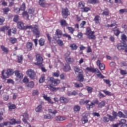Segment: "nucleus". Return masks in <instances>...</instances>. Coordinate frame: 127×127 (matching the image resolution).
Masks as SVG:
<instances>
[{"label":"nucleus","mask_w":127,"mask_h":127,"mask_svg":"<svg viewBox=\"0 0 127 127\" xmlns=\"http://www.w3.org/2000/svg\"><path fill=\"white\" fill-rule=\"evenodd\" d=\"M17 26L19 29H32L34 34L36 35V37H39L40 32L38 30V26H24L23 22L20 21L17 23Z\"/></svg>","instance_id":"f257e3e1"},{"label":"nucleus","mask_w":127,"mask_h":127,"mask_svg":"<svg viewBox=\"0 0 127 127\" xmlns=\"http://www.w3.org/2000/svg\"><path fill=\"white\" fill-rule=\"evenodd\" d=\"M89 103H90V100H86L84 102L82 103V101H80V104H86V108L87 110H90L92 108H94L96 105H98L99 104V101L98 100H95L93 102H91L90 104H89Z\"/></svg>","instance_id":"f03ea898"},{"label":"nucleus","mask_w":127,"mask_h":127,"mask_svg":"<svg viewBox=\"0 0 127 127\" xmlns=\"http://www.w3.org/2000/svg\"><path fill=\"white\" fill-rule=\"evenodd\" d=\"M94 33H95V32H92L90 28H87L86 34L87 35L88 38L89 39H95L96 38V36H95Z\"/></svg>","instance_id":"7ed1b4c3"},{"label":"nucleus","mask_w":127,"mask_h":127,"mask_svg":"<svg viewBox=\"0 0 127 127\" xmlns=\"http://www.w3.org/2000/svg\"><path fill=\"white\" fill-rule=\"evenodd\" d=\"M26 74L31 79H35L36 77V73L34 72V70L31 69H28L26 72Z\"/></svg>","instance_id":"20e7f679"},{"label":"nucleus","mask_w":127,"mask_h":127,"mask_svg":"<svg viewBox=\"0 0 127 127\" xmlns=\"http://www.w3.org/2000/svg\"><path fill=\"white\" fill-rule=\"evenodd\" d=\"M36 59H37V63H35V65H37V66H42V63L43 62V59L41 56H40V55H37L36 56Z\"/></svg>","instance_id":"39448f33"},{"label":"nucleus","mask_w":127,"mask_h":127,"mask_svg":"<svg viewBox=\"0 0 127 127\" xmlns=\"http://www.w3.org/2000/svg\"><path fill=\"white\" fill-rule=\"evenodd\" d=\"M118 50H125L127 47V44L126 43H120L117 46Z\"/></svg>","instance_id":"423d86ee"},{"label":"nucleus","mask_w":127,"mask_h":127,"mask_svg":"<svg viewBox=\"0 0 127 127\" xmlns=\"http://www.w3.org/2000/svg\"><path fill=\"white\" fill-rule=\"evenodd\" d=\"M39 4L42 7H48L49 4L45 1V0H39Z\"/></svg>","instance_id":"0eeeda50"},{"label":"nucleus","mask_w":127,"mask_h":127,"mask_svg":"<svg viewBox=\"0 0 127 127\" xmlns=\"http://www.w3.org/2000/svg\"><path fill=\"white\" fill-rule=\"evenodd\" d=\"M66 120V117L61 116H57L55 117V121L57 122V123H60L61 122H63Z\"/></svg>","instance_id":"6e6552de"},{"label":"nucleus","mask_w":127,"mask_h":127,"mask_svg":"<svg viewBox=\"0 0 127 127\" xmlns=\"http://www.w3.org/2000/svg\"><path fill=\"white\" fill-rule=\"evenodd\" d=\"M44 100H45V101H47L49 104H52V105H53L54 104V102L52 101L51 100V98L50 97L47 96V95L45 94H43Z\"/></svg>","instance_id":"1a4fd4ad"},{"label":"nucleus","mask_w":127,"mask_h":127,"mask_svg":"<svg viewBox=\"0 0 127 127\" xmlns=\"http://www.w3.org/2000/svg\"><path fill=\"white\" fill-rule=\"evenodd\" d=\"M62 14L63 16L64 17V18H66L69 14H70V13L69 12V11L68 10V9L65 8L63 9L62 10Z\"/></svg>","instance_id":"9d476101"},{"label":"nucleus","mask_w":127,"mask_h":127,"mask_svg":"<svg viewBox=\"0 0 127 127\" xmlns=\"http://www.w3.org/2000/svg\"><path fill=\"white\" fill-rule=\"evenodd\" d=\"M9 76L7 74V72H6V70H3L1 72V79H2V80H5V79H7V78H9Z\"/></svg>","instance_id":"9b49d317"},{"label":"nucleus","mask_w":127,"mask_h":127,"mask_svg":"<svg viewBox=\"0 0 127 127\" xmlns=\"http://www.w3.org/2000/svg\"><path fill=\"white\" fill-rule=\"evenodd\" d=\"M22 117H23L22 119V121L23 123H25V124H26L27 123V120H28L29 116L27 113H24L22 114Z\"/></svg>","instance_id":"f8f14e48"},{"label":"nucleus","mask_w":127,"mask_h":127,"mask_svg":"<svg viewBox=\"0 0 127 127\" xmlns=\"http://www.w3.org/2000/svg\"><path fill=\"white\" fill-rule=\"evenodd\" d=\"M60 101L62 104H67L69 102V100L65 97L62 96L60 98Z\"/></svg>","instance_id":"ddd939ff"},{"label":"nucleus","mask_w":127,"mask_h":127,"mask_svg":"<svg viewBox=\"0 0 127 127\" xmlns=\"http://www.w3.org/2000/svg\"><path fill=\"white\" fill-rule=\"evenodd\" d=\"M95 73H96L97 76L99 78H101V79H104V78H105V76H104V75H103V74H102L101 72H100V70H99V69L96 68Z\"/></svg>","instance_id":"4468645a"},{"label":"nucleus","mask_w":127,"mask_h":127,"mask_svg":"<svg viewBox=\"0 0 127 127\" xmlns=\"http://www.w3.org/2000/svg\"><path fill=\"white\" fill-rule=\"evenodd\" d=\"M74 70L75 72V74H82L83 73V70L82 69H80L79 67L77 66H75L74 67Z\"/></svg>","instance_id":"2eb2a0df"},{"label":"nucleus","mask_w":127,"mask_h":127,"mask_svg":"<svg viewBox=\"0 0 127 127\" xmlns=\"http://www.w3.org/2000/svg\"><path fill=\"white\" fill-rule=\"evenodd\" d=\"M10 125H14L15 124H20L21 121L20 120H18L17 121H16L14 119H12L10 120Z\"/></svg>","instance_id":"dca6fc26"},{"label":"nucleus","mask_w":127,"mask_h":127,"mask_svg":"<svg viewBox=\"0 0 127 127\" xmlns=\"http://www.w3.org/2000/svg\"><path fill=\"white\" fill-rule=\"evenodd\" d=\"M77 79L79 82H83L84 81V75H83V72L81 73H79L78 75L77 76Z\"/></svg>","instance_id":"f3484780"},{"label":"nucleus","mask_w":127,"mask_h":127,"mask_svg":"<svg viewBox=\"0 0 127 127\" xmlns=\"http://www.w3.org/2000/svg\"><path fill=\"white\" fill-rule=\"evenodd\" d=\"M47 87L51 91H58V90H60V88L59 87L55 88L53 87L51 84L48 85Z\"/></svg>","instance_id":"a211bd4d"},{"label":"nucleus","mask_w":127,"mask_h":127,"mask_svg":"<svg viewBox=\"0 0 127 127\" xmlns=\"http://www.w3.org/2000/svg\"><path fill=\"white\" fill-rule=\"evenodd\" d=\"M15 75L17 77V78H19V79H21V78H22L23 77V74L22 73L19 72V71L16 70L15 72Z\"/></svg>","instance_id":"6ab92c4d"},{"label":"nucleus","mask_w":127,"mask_h":127,"mask_svg":"<svg viewBox=\"0 0 127 127\" xmlns=\"http://www.w3.org/2000/svg\"><path fill=\"white\" fill-rule=\"evenodd\" d=\"M48 112L50 114H52V115H54V116L58 113V111L56 109H49Z\"/></svg>","instance_id":"aec40b11"},{"label":"nucleus","mask_w":127,"mask_h":127,"mask_svg":"<svg viewBox=\"0 0 127 127\" xmlns=\"http://www.w3.org/2000/svg\"><path fill=\"white\" fill-rule=\"evenodd\" d=\"M125 114L126 115H124V113L120 111L118 113V116L119 117V118H127V112H125Z\"/></svg>","instance_id":"412c9836"},{"label":"nucleus","mask_w":127,"mask_h":127,"mask_svg":"<svg viewBox=\"0 0 127 127\" xmlns=\"http://www.w3.org/2000/svg\"><path fill=\"white\" fill-rule=\"evenodd\" d=\"M42 111V105H38L35 109V112H36V113H41Z\"/></svg>","instance_id":"4be33fe9"},{"label":"nucleus","mask_w":127,"mask_h":127,"mask_svg":"<svg viewBox=\"0 0 127 127\" xmlns=\"http://www.w3.org/2000/svg\"><path fill=\"white\" fill-rule=\"evenodd\" d=\"M113 31H114V34L116 36H118V35H120V30H119V29H118V28H117L116 27H115V28L113 29Z\"/></svg>","instance_id":"5701e85b"},{"label":"nucleus","mask_w":127,"mask_h":127,"mask_svg":"<svg viewBox=\"0 0 127 127\" xmlns=\"http://www.w3.org/2000/svg\"><path fill=\"white\" fill-rule=\"evenodd\" d=\"M86 71L88 72H92V73H95L96 72V68H94L92 67H88L86 68Z\"/></svg>","instance_id":"b1692460"},{"label":"nucleus","mask_w":127,"mask_h":127,"mask_svg":"<svg viewBox=\"0 0 127 127\" xmlns=\"http://www.w3.org/2000/svg\"><path fill=\"white\" fill-rule=\"evenodd\" d=\"M44 119L45 120H52V119H53V117H52V115L50 114H47L44 115Z\"/></svg>","instance_id":"393cba45"},{"label":"nucleus","mask_w":127,"mask_h":127,"mask_svg":"<svg viewBox=\"0 0 127 127\" xmlns=\"http://www.w3.org/2000/svg\"><path fill=\"white\" fill-rule=\"evenodd\" d=\"M7 126H10V123L9 122H4L3 123L0 124V127H7Z\"/></svg>","instance_id":"a878e982"},{"label":"nucleus","mask_w":127,"mask_h":127,"mask_svg":"<svg viewBox=\"0 0 127 127\" xmlns=\"http://www.w3.org/2000/svg\"><path fill=\"white\" fill-rule=\"evenodd\" d=\"M22 17L25 19H26V20H29V18H28V14L27 13V12H26V11H24L22 13Z\"/></svg>","instance_id":"bb28decb"},{"label":"nucleus","mask_w":127,"mask_h":127,"mask_svg":"<svg viewBox=\"0 0 127 127\" xmlns=\"http://www.w3.org/2000/svg\"><path fill=\"white\" fill-rule=\"evenodd\" d=\"M26 47L29 51H30L32 49V43L28 42L26 44Z\"/></svg>","instance_id":"cd10ccee"},{"label":"nucleus","mask_w":127,"mask_h":127,"mask_svg":"<svg viewBox=\"0 0 127 127\" xmlns=\"http://www.w3.org/2000/svg\"><path fill=\"white\" fill-rule=\"evenodd\" d=\"M94 20L95 23H100V21H101V17L99 16H96L94 19Z\"/></svg>","instance_id":"c85d7f7f"},{"label":"nucleus","mask_w":127,"mask_h":127,"mask_svg":"<svg viewBox=\"0 0 127 127\" xmlns=\"http://www.w3.org/2000/svg\"><path fill=\"white\" fill-rule=\"evenodd\" d=\"M69 47H70L71 50H77L78 46L75 44H71L70 45Z\"/></svg>","instance_id":"c756f323"},{"label":"nucleus","mask_w":127,"mask_h":127,"mask_svg":"<svg viewBox=\"0 0 127 127\" xmlns=\"http://www.w3.org/2000/svg\"><path fill=\"white\" fill-rule=\"evenodd\" d=\"M73 110L75 113H79V112H80V110H81V107L78 105H76L74 106Z\"/></svg>","instance_id":"7c9ffc66"},{"label":"nucleus","mask_w":127,"mask_h":127,"mask_svg":"<svg viewBox=\"0 0 127 127\" xmlns=\"http://www.w3.org/2000/svg\"><path fill=\"white\" fill-rule=\"evenodd\" d=\"M106 106V101L103 100L98 104V108H103Z\"/></svg>","instance_id":"2f4dec72"},{"label":"nucleus","mask_w":127,"mask_h":127,"mask_svg":"<svg viewBox=\"0 0 127 127\" xmlns=\"http://www.w3.org/2000/svg\"><path fill=\"white\" fill-rule=\"evenodd\" d=\"M78 7L80 9H83L85 7V3L83 1L79 2L78 3Z\"/></svg>","instance_id":"473e14b6"},{"label":"nucleus","mask_w":127,"mask_h":127,"mask_svg":"<svg viewBox=\"0 0 127 127\" xmlns=\"http://www.w3.org/2000/svg\"><path fill=\"white\" fill-rule=\"evenodd\" d=\"M109 9L105 8L102 13V15H105V16H108L109 15Z\"/></svg>","instance_id":"72a5a7b5"},{"label":"nucleus","mask_w":127,"mask_h":127,"mask_svg":"<svg viewBox=\"0 0 127 127\" xmlns=\"http://www.w3.org/2000/svg\"><path fill=\"white\" fill-rule=\"evenodd\" d=\"M56 34L59 38H61L62 35V31H61L60 30H57Z\"/></svg>","instance_id":"f704fd0d"},{"label":"nucleus","mask_w":127,"mask_h":127,"mask_svg":"<svg viewBox=\"0 0 127 127\" xmlns=\"http://www.w3.org/2000/svg\"><path fill=\"white\" fill-rule=\"evenodd\" d=\"M6 72H7V74H8V76H9V77L11 76V75H13V70L12 69H8L6 70Z\"/></svg>","instance_id":"c9c22d12"},{"label":"nucleus","mask_w":127,"mask_h":127,"mask_svg":"<svg viewBox=\"0 0 127 127\" xmlns=\"http://www.w3.org/2000/svg\"><path fill=\"white\" fill-rule=\"evenodd\" d=\"M74 85L75 88H83L84 86L82 83H74Z\"/></svg>","instance_id":"e433bc0d"},{"label":"nucleus","mask_w":127,"mask_h":127,"mask_svg":"<svg viewBox=\"0 0 127 127\" xmlns=\"http://www.w3.org/2000/svg\"><path fill=\"white\" fill-rule=\"evenodd\" d=\"M70 65H69V64H65L64 67V70L65 72H67V71H69L70 70Z\"/></svg>","instance_id":"4c0bfd02"},{"label":"nucleus","mask_w":127,"mask_h":127,"mask_svg":"<svg viewBox=\"0 0 127 127\" xmlns=\"http://www.w3.org/2000/svg\"><path fill=\"white\" fill-rule=\"evenodd\" d=\"M86 90L88 94H92L93 92V88L90 86H86Z\"/></svg>","instance_id":"58836bf2"},{"label":"nucleus","mask_w":127,"mask_h":127,"mask_svg":"<svg viewBox=\"0 0 127 127\" xmlns=\"http://www.w3.org/2000/svg\"><path fill=\"white\" fill-rule=\"evenodd\" d=\"M27 86L28 87V88H33L34 87V82H33V81L29 82L27 85Z\"/></svg>","instance_id":"ea45409f"},{"label":"nucleus","mask_w":127,"mask_h":127,"mask_svg":"<svg viewBox=\"0 0 127 127\" xmlns=\"http://www.w3.org/2000/svg\"><path fill=\"white\" fill-rule=\"evenodd\" d=\"M39 44L41 46H43L44 43H45V40L44 39L41 38L39 41Z\"/></svg>","instance_id":"a19ab883"},{"label":"nucleus","mask_w":127,"mask_h":127,"mask_svg":"<svg viewBox=\"0 0 127 127\" xmlns=\"http://www.w3.org/2000/svg\"><path fill=\"white\" fill-rule=\"evenodd\" d=\"M22 60H23V58H22V55H19L17 56V61L18 63H21V62H22Z\"/></svg>","instance_id":"79ce46f5"},{"label":"nucleus","mask_w":127,"mask_h":127,"mask_svg":"<svg viewBox=\"0 0 127 127\" xmlns=\"http://www.w3.org/2000/svg\"><path fill=\"white\" fill-rule=\"evenodd\" d=\"M33 96H38L39 95V91H38V90L35 89L32 92Z\"/></svg>","instance_id":"37998d69"},{"label":"nucleus","mask_w":127,"mask_h":127,"mask_svg":"<svg viewBox=\"0 0 127 127\" xmlns=\"http://www.w3.org/2000/svg\"><path fill=\"white\" fill-rule=\"evenodd\" d=\"M9 28L8 26H3L0 28V31H5V30H7Z\"/></svg>","instance_id":"c03bdc74"},{"label":"nucleus","mask_w":127,"mask_h":127,"mask_svg":"<svg viewBox=\"0 0 127 127\" xmlns=\"http://www.w3.org/2000/svg\"><path fill=\"white\" fill-rule=\"evenodd\" d=\"M82 123L83 124H85L87 123H88V118L87 117H83L82 119Z\"/></svg>","instance_id":"a18cd8bd"},{"label":"nucleus","mask_w":127,"mask_h":127,"mask_svg":"<svg viewBox=\"0 0 127 127\" xmlns=\"http://www.w3.org/2000/svg\"><path fill=\"white\" fill-rule=\"evenodd\" d=\"M45 81V76L44 75H43L41 76V78H40V80L39 81V83H43Z\"/></svg>","instance_id":"49530a36"},{"label":"nucleus","mask_w":127,"mask_h":127,"mask_svg":"<svg viewBox=\"0 0 127 127\" xmlns=\"http://www.w3.org/2000/svg\"><path fill=\"white\" fill-rule=\"evenodd\" d=\"M1 49L3 52H5V53H7L8 52V50H7V48H5L3 46H1Z\"/></svg>","instance_id":"de8ad7c7"},{"label":"nucleus","mask_w":127,"mask_h":127,"mask_svg":"<svg viewBox=\"0 0 127 127\" xmlns=\"http://www.w3.org/2000/svg\"><path fill=\"white\" fill-rule=\"evenodd\" d=\"M60 23L62 26H65L67 25V23H66V21L65 20H61Z\"/></svg>","instance_id":"09e8293b"},{"label":"nucleus","mask_w":127,"mask_h":127,"mask_svg":"<svg viewBox=\"0 0 127 127\" xmlns=\"http://www.w3.org/2000/svg\"><path fill=\"white\" fill-rule=\"evenodd\" d=\"M67 29L69 32L71 33V34H73L74 31H75V29L72 28L71 27H68Z\"/></svg>","instance_id":"8fccbe9b"},{"label":"nucleus","mask_w":127,"mask_h":127,"mask_svg":"<svg viewBox=\"0 0 127 127\" xmlns=\"http://www.w3.org/2000/svg\"><path fill=\"white\" fill-rule=\"evenodd\" d=\"M120 73L123 75H127V70L120 69Z\"/></svg>","instance_id":"3c124183"},{"label":"nucleus","mask_w":127,"mask_h":127,"mask_svg":"<svg viewBox=\"0 0 127 127\" xmlns=\"http://www.w3.org/2000/svg\"><path fill=\"white\" fill-rule=\"evenodd\" d=\"M89 3H99V0H88Z\"/></svg>","instance_id":"603ef678"},{"label":"nucleus","mask_w":127,"mask_h":127,"mask_svg":"<svg viewBox=\"0 0 127 127\" xmlns=\"http://www.w3.org/2000/svg\"><path fill=\"white\" fill-rule=\"evenodd\" d=\"M121 39L123 41H127V36L125 34H123L121 35Z\"/></svg>","instance_id":"864d4df0"},{"label":"nucleus","mask_w":127,"mask_h":127,"mask_svg":"<svg viewBox=\"0 0 127 127\" xmlns=\"http://www.w3.org/2000/svg\"><path fill=\"white\" fill-rule=\"evenodd\" d=\"M126 123H127V121L125 119H122L121 120V121H120V123L119 124V125H127V124H126Z\"/></svg>","instance_id":"5fc2aeb1"},{"label":"nucleus","mask_w":127,"mask_h":127,"mask_svg":"<svg viewBox=\"0 0 127 127\" xmlns=\"http://www.w3.org/2000/svg\"><path fill=\"white\" fill-rule=\"evenodd\" d=\"M8 108H9V110L11 111V110H14V109H15L16 107L14 104H11L8 107Z\"/></svg>","instance_id":"6e6d98bb"},{"label":"nucleus","mask_w":127,"mask_h":127,"mask_svg":"<svg viewBox=\"0 0 127 127\" xmlns=\"http://www.w3.org/2000/svg\"><path fill=\"white\" fill-rule=\"evenodd\" d=\"M63 36H64V37H66V38H68V40H71V36H70V35L69 34H64L63 35Z\"/></svg>","instance_id":"4d7b16f0"},{"label":"nucleus","mask_w":127,"mask_h":127,"mask_svg":"<svg viewBox=\"0 0 127 127\" xmlns=\"http://www.w3.org/2000/svg\"><path fill=\"white\" fill-rule=\"evenodd\" d=\"M65 61H66V62H68V63L73 62V59H72L71 58L66 57L65 58Z\"/></svg>","instance_id":"13d9d810"},{"label":"nucleus","mask_w":127,"mask_h":127,"mask_svg":"<svg viewBox=\"0 0 127 127\" xmlns=\"http://www.w3.org/2000/svg\"><path fill=\"white\" fill-rule=\"evenodd\" d=\"M107 117L109 118V121H111V122H113V121H115V119H116L114 117L110 115H107Z\"/></svg>","instance_id":"bf43d9fd"},{"label":"nucleus","mask_w":127,"mask_h":127,"mask_svg":"<svg viewBox=\"0 0 127 127\" xmlns=\"http://www.w3.org/2000/svg\"><path fill=\"white\" fill-rule=\"evenodd\" d=\"M125 12H127V9H121L119 10V13L123 14V13H125Z\"/></svg>","instance_id":"052dcab7"},{"label":"nucleus","mask_w":127,"mask_h":127,"mask_svg":"<svg viewBox=\"0 0 127 127\" xmlns=\"http://www.w3.org/2000/svg\"><path fill=\"white\" fill-rule=\"evenodd\" d=\"M53 84H55V85H59V84H60V80L59 79H55L53 82Z\"/></svg>","instance_id":"680f3d73"},{"label":"nucleus","mask_w":127,"mask_h":127,"mask_svg":"<svg viewBox=\"0 0 127 127\" xmlns=\"http://www.w3.org/2000/svg\"><path fill=\"white\" fill-rule=\"evenodd\" d=\"M57 43L60 46H63L64 43H63V41L61 40H58L57 41Z\"/></svg>","instance_id":"e2e57ef3"},{"label":"nucleus","mask_w":127,"mask_h":127,"mask_svg":"<svg viewBox=\"0 0 127 127\" xmlns=\"http://www.w3.org/2000/svg\"><path fill=\"white\" fill-rule=\"evenodd\" d=\"M19 10H25V4L24 3L21 5Z\"/></svg>","instance_id":"0e129e2a"},{"label":"nucleus","mask_w":127,"mask_h":127,"mask_svg":"<svg viewBox=\"0 0 127 127\" xmlns=\"http://www.w3.org/2000/svg\"><path fill=\"white\" fill-rule=\"evenodd\" d=\"M59 75H60V73H59V71H57L56 72L53 73V76L54 77H59Z\"/></svg>","instance_id":"69168bd1"},{"label":"nucleus","mask_w":127,"mask_h":127,"mask_svg":"<svg viewBox=\"0 0 127 127\" xmlns=\"http://www.w3.org/2000/svg\"><path fill=\"white\" fill-rule=\"evenodd\" d=\"M99 68L100 70H105V64H100Z\"/></svg>","instance_id":"338daca9"},{"label":"nucleus","mask_w":127,"mask_h":127,"mask_svg":"<svg viewBox=\"0 0 127 127\" xmlns=\"http://www.w3.org/2000/svg\"><path fill=\"white\" fill-rule=\"evenodd\" d=\"M28 81V78L27 77H25L23 79V83H25V84H27Z\"/></svg>","instance_id":"774afa93"}]
</instances>
